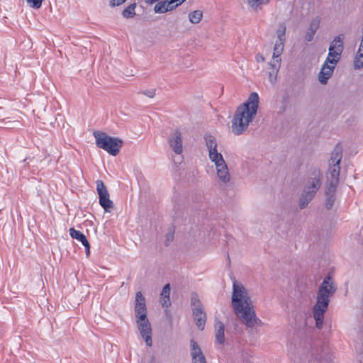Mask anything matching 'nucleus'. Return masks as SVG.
<instances>
[{"label": "nucleus", "mask_w": 363, "mask_h": 363, "mask_svg": "<svg viewBox=\"0 0 363 363\" xmlns=\"http://www.w3.org/2000/svg\"><path fill=\"white\" fill-rule=\"evenodd\" d=\"M337 184V182L329 181V184L326 187L325 195H335Z\"/></svg>", "instance_id": "7c9ffc66"}, {"label": "nucleus", "mask_w": 363, "mask_h": 363, "mask_svg": "<svg viewBox=\"0 0 363 363\" xmlns=\"http://www.w3.org/2000/svg\"><path fill=\"white\" fill-rule=\"evenodd\" d=\"M158 0H150L149 4H153L155 1H157Z\"/></svg>", "instance_id": "49530a36"}, {"label": "nucleus", "mask_w": 363, "mask_h": 363, "mask_svg": "<svg viewBox=\"0 0 363 363\" xmlns=\"http://www.w3.org/2000/svg\"><path fill=\"white\" fill-rule=\"evenodd\" d=\"M319 363H321V362H319Z\"/></svg>", "instance_id": "8fccbe9b"}, {"label": "nucleus", "mask_w": 363, "mask_h": 363, "mask_svg": "<svg viewBox=\"0 0 363 363\" xmlns=\"http://www.w3.org/2000/svg\"><path fill=\"white\" fill-rule=\"evenodd\" d=\"M28 5L33 9H39L42 5L43 0H26Z\"/></svg>", "instance_id": "f704fd0d"}, {"label": "nucleus", "mask_w": 363, "mask_h": 363, "mask_svg": "<svg viewBox=\"0 0 363 363\" xmlns=\"http://www.w3.org/2000/svg\"><path fill=\"white\" fill-rule=\"evenodd\" d=\"M256 60L257 62H263L265 60L264 57L262 54H257L256 55Z\"/></svg>", "instance_id": "37998d69"}, {"label": "nucleus", "mask_w": 363, "mask_h": 363, "mask_svg": "<svg viewBox=\"0 0 363 363\" xmlns=\"http://www.w3.org/2000/svg\"><path fill=\"white\" fill-rule=\"evenodd\" d=\"M191 304L192 307H199V306H201V302L199 300L198 295L195 293H193L191 296Z\"/></svg>", "instance_id": "473e14b6"}, {"label": "nucleus", "mask_w": 363, "mask_h": 363, "mask_svg": "<svg viewBox=\"0 0 363 363\" xmlns=\"http://www.w3.org/2000/svg\"><path fill=\"white\" fill-rule=\"evenodd\" d=\"M286 25L285 23H282L279 25V28L277 30V40H276L274 47L272 57L273 60H275L278 64L281 62V60L280 55H281L284 47V43L286 40Z\"/></svg>", "instance_id": "0eeeda50"}, {"label": "nucleus", "mask_w": 363, "mask_h": 363, "mask_svg": "<svg viewBox=\"0 0 363 363\" xmlns=\"http://www.w3.org/2000/svg\"><path fill=\"white\" fill-rule=\"evenodd\" d=\"M313 175V177H310L308 179L301 196L299 200V207L301 209L307 206L321 186L320 171L314 170Z\"/></svg>", "instance_id": "423d86ee"}, {"label": "nucleus", "mask_w": 363, "mask_h": 363, "mask_svg": "<svg viewBox=\"0 0 363 363\" xmlns=\"http://www.w3.org/2000/svg\"><path fill=\"white\" fill-rule=\"evenodd\" d=\"M171 28H173L174 27V25L172 23V25L170 26Z\"/></svg>", "instance_id": "de8ad7c7"}, {"label": "nucleus", "mask_w": 363, "mask_h": 363, "mask_svg": "<svg viewBox=\"0 0 363 363\" xmlns=\"http://www.w3.org/2000/svg\"><path fill=\"white\" fill-rule=\"evenodd\" d=\"M329 48H333V50H337V52H342L344 49L343 45V35H339L333 39V40L330 43Z\"/></svg>", "instance_id": "6ab92c4d"}, {"label": "nucleus", "mask_w": 363, "mask_h": 363, "mask_svg": "<svg viewBox=\"0 0 363 363\" xmlns=\"http://www.w3.org/2000/svg\"><path fill=\"white\" fill-rule=\"evenodd\" d=\"M174 35V32L173 31H171V30H169V32L167 33H165L164 35L165 36H169V37H171Z\"/></svg>", "instance_id": "a18cd8bd"}, {"label": "nucleus", "mask_w": 363, "mask_h": 363, "mask_svg": "<svg viewBox=\"0 0 363 363\" xmlns=\"http://www.w3.org/2000/svg\"><path fill=\"white\" fill-rule=\"evenodd\" d=\"M134 311L140 334L147 346L151 347L152 345V328L147 316L145 298L140 291L136 293Z\"/></svg>", "instance_id": "7ed1b4c3"}, {"label": "nucleus", "mask_w": 363, "mask_h": 363, "mask_svg": "<svg viewBox=\"0 0 363 363\" xmlns=\"http://www.w3.org/2000/svg\"><path fill=\"white\" fill-rule=\"evenodd\" d=\"M177 6H178V5H177V4H175L174 2V1H172V0H169V1H167V8H168V11H172Z\"/></svg>", "instance_id": "a19ab883"}, {"label": "nucleus", "mask_w": 363, "mask_h": 363, "mask_svg": "<svg viewBox=\"0 0 363 363\" xmlns=\"http://www.w3.org/2000/svg\"><path fill=\"white\" fill-rule=\"evenodd\" d=\"M216 171L217 172H218V171L220 169L223 170L224 169H227L228 168V166L225 162V160H223V162H217V164H216Z\"/></svg>", "instance_id": "4c0bfd02"}, {"label": "nucleus", "mask_w": 363, "mask_h": 363, "mask_svg": "<svg viewBox=\"0 0 363 363\" xmlns=\"http://www.w3.org/2000/svg\"><path fill=\"white\" fill-rule=\"evenodd\" d=\"M225 326L220 321L216 323V339L219 344H223L225 342Z\"/></svg>", "instance_id": "f3484780"}, {"label": "nucleus", "mask_w": 363, "mask_h": 363, "mask_svg": "<svg viewBox=\"0 0 363 363\" xmlns=\"http://www.w3.org/2000/svg\"><path fill=\"white\" fill-rule=\"evenodd\" d=\"M342 52H337L333 50V48H329V53L325 60L326 62H329L331 65H336L341 57Z\"/></svg>", "instance_id": "a211bd4d"}, {"label": "nucleus", "mask_w": 363, "mask_h": 363, "mask_svg": "<svg viewBox=\"0 0 363 363\" xmlns=\"http://www.w3.org/2000/svg\"><path fill=\"white\" fill-rule=\"evenodd\" d=\"M170 290V284H167L163 287L160 294V303L164 308H168L171 306V301L169 298Z\"/></svg>", "instance_id": "ddd939ff"}, {"label": "nucleus", "mask_w": 363, "mask_h": 363, "mask_svg": "<svg viewBox=\"0 0 363 363\" xmlns=\"http://www.w3.org/2000/svg\"><path fill=\"white\" fill-rule=\"evenodd\" d=\"M94 136L96 139V146L113 156H116L119 153L123 144V140L111 137L104 132L95 131Z\"/></svg>", "instance_id": "39448f33"}, {"label": "nucleus", "mask_w": 363, "mask_h": 363, "mask_svg": "<svg viewBox=\"0 0 363 363\" xmlns=\"http://www.w3.org/2000/svg\"><path fill=\"white\" fill-rule=\"evenodd\" d=\"M169 143L173 151L176 154H180L182 152V133L179 130H176L172 133L169 138Z\"/></svg>", "instance_id": "1a4fd4ad"}, {"label": "nucleus", "mask_w": 363, "mask_h": 363, "mask_svg": "<svg viewBox=\"0 0 363 363\" xmlns=\"http://www.w3.org/2000/svg\"><path fill=\"white\" fill-rule=\"evenodd\" d=\"M340 172V165L331 164V163H329V169L327 173L328 179L333 182L339 183Z\"/></svg>", "instance_id": "4468645a"}, {"label": "nucleus", "mask_w": 363, "mask_h": 363, "mask_svg": "<svg viewBox=\"0 0 363 363\" xmlns=\"http://www.w3.org/2000/svg\"><path fill=\"white\" fill-rule=\"evenodd\" d=\"M7 121L6 119H2V122L4 123L5 128H18L21 125V123L18 120L11 121L9 120V118H7Z\"/></svg>", "instance_id": "cd10ccee"}, {"label": "nucleus", "mask_w": 363, "mask_h": 363, "mask_svg": "<svg viewBox=\"0 0 363 363\" xmlns=\"http://www.w3.org/2000/svg\"><path fill=\"white\" fill-rule=\"evenodd\" d=\"M335 201V195H326V201H325V207L327 209L330 210L333 208Z\"/></svg>", "instance_id": "2f4dec72"}, {"label": "nucleus", "mask_w": 363, "mask_h": 363, "mask_svg": "<svg viewBox=\"0 0 363 363\" xmlns=\"http://www.w3.org/2000/svg\"><path fill=\"white\" fill-rule=\"evenodd\" d=\"M190 346H191L190 354H191V359H196V358H197V357L204 355L201 351L200 346L194 340H191L190 341Z\"/></svg>", "instance_id": "aec40b11"}, {"label": "nucleus", "mask_w": 363, "mask_h": 363, "mask_svg": "<svg viewBox=\"0 0 363 363\" xmlns=\"http://www.w3.org/2000/svg\"><path fill=\"white\" fill-rule=\"evenodd\" d=\"M173 234L172 233H168L166 235V239L164 240V245L166 246H168L169 243L173 240Z\"/></svg>", "instance_id": "79ce46f5"}, {"label": "nucleus", "mask_w": 363, "mask_h": 363, "mask_svg": "<svg viewBox=\"0 0 363 363\" xmlns=\"http://www.w3.org/2000/svg\"><path fill=\"white\" fill-rule=\"evenodd\" d=\"M205 140L208 152H210V151H216L217 150V143L213 136L211 135H206Z\"/></svg>", "instance_id": "b1692460"}, {"label": "nucleus", "mask_w": 363, "mask_h": 363, "mask_svg": "<svg viewBox=\"0 0 363 363\" xmlns=\"http://www.w3.org/2000/svg\"><path fill=\"white\" fill-rule=\"evenodd\" d=\"M232 306L238 317L246 326L252 328L261 322L256 317L247 289L242 284L236 281L233 284Z\"/></svg>", "instance_id": "f257e3e1"}, {"label": "nucleus", "mask_w": 363, "mask_h": 363, "mask_svg": "<svg viewBox=\"0 0 363 363\" xmlns=\"http://www.w3.org/2000/svg\"><path fill=\"white\" fill-rule=\"evenodd\" d=\"M258 106L259 95L252 92L247 100L237 108L231 121V131L235 135H240L247 130L257 114Z\"/></svg>", "instance_id": "f03ea898"}, {"label": "nucleus", "mask_w": 363, "mask_h": 363, "mask_svg": "<svg viewBox=\"0 0 363 363\" xmlns=\"http://www.w3.org/2000/svg\"><path fill=\"white\" fill-rule=\"evenodd\" d=\"M156 89H148L142 92L143 94L147 96L149 98H153L155 96Z\"/></svg>", "instance_id": "58836bf2"}, {"label": "nucleus", "mask_w": 363, "mask_h": 363, "mask_svg": "<svg viewBox=\"0 0 363 363\" xmlns=\"http://www.w3.org/2000/svg\"><path fill=\"white\" fill-rule=\"evenodd\" d=\"M354 66L356 69H360L363 67V52L359 51L357 53L354 61Z\"/></svg>", "instance_id": "bb28decb"}, {"label": "nucleus", "mask_w": 363, "mask_h": 363, "mask_svg": "<svg viewBox=\"0 0 363 363\" xmlns=\"http://www.w3.org/2000/svg\"><path fill=\"white\" fill-rule=\"evenodd\" d=\"M145 1H146L147 3H149L150 0H145Z\"/></svg>", "instance_id": "09e8293b"}, {"label": "nucleus", "mask_w": 363, "mask_h": 363, "mask_svg": "<svg viewBox=\"0 0 363 363\" xmlns=\"http://www.w3.org/2000/svg\"><path fill=\"white\" fill-rule=\"evenodd\" d=\"M274 74H275V70L269 72V79L272 82L273 81V79H274Z\"/></svg>", "instance_id": "c03bdc74"}, {"label": "nucleus", "mask_w": 363, "mask_h": 363, "mask_svg": "<svg viewBox=\"0 0 363 363\" xmlns=\"http://www.w3.org/2000/svg\"><path fill=\"white\" fill-rule=\"evenodd\" d=\"M325 312L323 310H319L318 311L313 310L315 325L319 329L323 327Z\"/></svg>", "instance_id": "4be33fe9"}, {"label": "nucleus", "mask_w": 363, "mask_h": 363, "mask_svg": "<svg viewBox=\"0 0 363 363\" xmlns=\"http://www.w3.org/2000/svg\"><path fill=\"white\" fill-rule=\"evenodd\" d=\"M192 312L193 316L203 315V317H204V315L206 314L203 311L202 305L199 306V307H192Z\"/></svg>", "instance_id": "72a5a7b5"}, {"label": "nucleus", "mask_w": 363, "mask_h": 363, "mask_svg": "<svg viewBox=\"0 0 363 363\" xmlns=\"http://www.w3.org/2000/svg\"><path fill=\"white\" fill-rule=\"evenodd\" d=\"M203 17L202 11L196 10L189 13V21L193 24L199 23Z\"/></svg>", "instance_id": "5701e85b"}, {"label": "nucleus", "mask_w": 363, "mask_h": 363, "mask_svg": "<svg viewBox=\"0 0 363 363\" xmlns=\"http://www.w3.org/2000/svg\"><path fill=\"white\" fill-rule=\"evenodd\" d=\"M320 18L319 16H316L311 21L309 27L305 35V40L306 42H311L313 40L316 31L320 27Z\"/></svg>", "instance_id": "9b49d317"}, {"label": "nucleus", "mask_w": 363, "mask_h": 363, "mask_svg": "<svg viewBox=\"0 0 363 363\" xmlns=\"http://www.w3.org/2000/svg\"><path fill=\"white\" fill-rule=\"evenodd\" d=\"M135 8H136L135 3L130 4L122 11L123 17L125 18H127V19L133 18L136 15Z\"/></svg>", "instance_id": "412c9836"}, {"label": "nucleus", "mask_w": 363, "mask_h": 363, "mask_svg": "<svg viewBox=\"0 0 363 363\" xmlns=\"http://www.w3.org/2000/svg\"><path fill=\"white\" fill-rule=\"evenodd\" d=\"M217 175L220 181L223 183H227L230 181V177L228 172V168L224 169L223 170L220 169L218 172H217Z\"/></svg>", "instance_id": "393cba45"}, {"label": "nucleus", "mask_w": 363, "mask_h": 363, "mask_svg": "<svg viewBox=\"0 0 363 363\" xmlns=\"http://www.w3.org/2000/svg\"><path fill=\"white\" fill-rule=\"evenodd\" d=\"M96 190L99 197V203L104 209L109 212L113 208V203L109 199V194L101 180L96 181Z\"/></svg>", "instance_id": "6e6552de"}, {"label": "nucleus", "mask_w": 363, "mask_h": 363, "mask_svg": "<svg viewBox=\"0 0 363 363\" xmlns=\"http://www.w3.org/2000/svg\"><path fill=\"white\" fill-rule=\"evenodd\" d=\"M154 11L157 13H163L168 11L167 8V1H160L154 7Z\"/></svg>", "instance_id": "a878e982"}, {"label": "nucleus", "mask_w": 363, "mask_h": 363, "mask_svg": "<svg viewBox=\"0 0 363 363\" xmlns=\"http://www.w3.org/2000/svg\"><path fill=\"white\" fill-rule=\"evenodd\" d=\"M342 157V149L337 145L332 152L329 163L331 164L340 165Z\"/></svg>", "instance_id": "2eb2a0df"}, {"label": "nucleus", "mask_w": 363, "mask_h": 363, "mask_svg": "<svg viewBox=\"0 0 363 363\" xmlns=\"http://www.w3.org/2000/svg\"><path fill=\"white\" fill-rule=\"evenodd\" d=\"M127 0H110L109 1V6L111 7H115L122 5L123 3H125Z\"/></svg>", "instance_id": "e433bc0d"}, {"label": "nucleus", "mask_w": 363, "mask_h": 363, "mask_svg": "<svg viewBox=\"0 0 363 363\" xmlns=\"http://www.w3.org/2000/svg\"><path fill=\"white\" fill-rule=\"evenodd\" d=\"M209 158L215 163V164H217V162H223L224 160L223 155L220 153H218L217 150L216 151H210Z\"/></svg>", "instance_id": "c756f323"}, {"label": "nucleus", "mask_w": 363, "mask_h": 363, "mask_svg": "<svg viewBox=\"0 0 363 363\" xmlns=\"http://www.w3.org/2000/svg\"><path fill=\"white\" fill-rule=\"evenodd\" d=\"M69 235L73 239H76L82 242V244L85 247L86 255L89 257L90 253V245L86 236L82 232L75 230L74 228H71L69 229Z\"/></svg>", "instance_id": "f8f14e48"}, {"label": "nucleus", "mask_w": 363, "mask_h": 363, "mask_svg": "<svg viewBox=\"0 0 363 363\" xmlns=\"http://www.w3.org/2000/svg\"><path fill=\"white\" fill-rule=\"evenodd\" d=\"M328 63L329 62H326V61H325L324 64L322 65L321 70L318 74V81L322 84H327L335 69V65H328Z\"/></svg>", "instance_id": "9d476101"}, {"label": "nucleus", "mask_w": 363, "mask_h": 363, "mask_svg": "<svg viewBox=\"0 0 363 363\" xmlns=\"http://www.w3.org/2000/svg\"><path fill=\"white\" fill-rule=\"evenodd\" d=\"M192 363H206L205 355L197 357L196 359H192Z\"/></svg>", "instance_id": "ea45409f"}, {"label": "nucleus", "mask_w": 363, "mask_h": 363, "mask_svg": "<svg viewBox=\"0 0 363 363\" xmlns=\"http://www.w3.org/2000/svg\"><path fill=\"white\" fill-rule=\"evenodd\" d=\"M336 291V286L330 275L326 276L318 288L316 297V303L313 306V311L323 310L326 311L330 302V298Z\"/></svg>", "instance_id": "20e7f679"}, {"label": "nucleus", "mask_w": 363, "mask_h": 363, "mask_svg": "<svg viewBox=\"0 0 363 363\" xmlns=\"http://www.w3.org/2000/svg\"><path fill=\"white\" fill-rule=\"evenodd\" d=\"M270 1L271 0H246L249 7L255 12L261 11L262 6L268 4Z\"/></svg>", "instance_id": "dca6fc26"}, {"label": "nucleus", "mask_w": 363, "mask_h": 363, "mask_svg": "<svg viewBox=\"0 0 363 363\" xmlns=\"http://www.w3.org/2000/svg\"><path fill=\"white\" fill-rule=\"evenodd\" d=\"M194 318L197 327L201 330H203L206 321V314L204 315V317H203V315H198L194 316Z\"/></svg>", "instance_id": "c85d7f7f"}, {"label": "nucleus", "mask_w": 363, "mask_h": 363, "mask_svg": "<svg viewBox=\"0 0 363 363\" xmlns=\"http://www.w3.org/2000/svg\"><path fill=\"white\" fill-rule=\"evenodd\" d=\"M269 65L272 67V69L274 70H275V74H274V80H276L277 79V72L279 69V67H280V62L278 64L275 60H274V61L272 62H270L269 63Z\"/></svg>", "instance_id": "c9c22d12"}]
</instances>
